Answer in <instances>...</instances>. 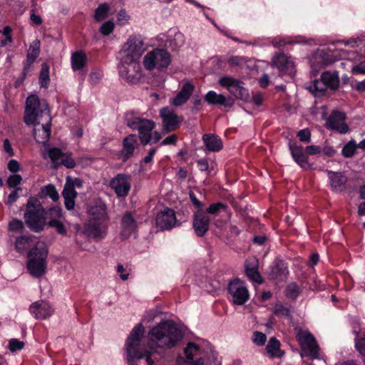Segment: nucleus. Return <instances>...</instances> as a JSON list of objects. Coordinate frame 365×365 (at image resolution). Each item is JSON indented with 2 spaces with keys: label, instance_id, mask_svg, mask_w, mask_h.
<instances>
[{
  "label": "nucleus",
  "instance_id": "obj_24",
  "mask_svg": "<svg viewBox=\"0 0 365 365\" xmlns=\"http://www.w3.org/2000/svg\"><path fill=\"white\" fill-rule=\"evenodd\" d=\"M195 90V86L190 83H185L176 96L173 98L171 103L175 106H180L185 104L191 96Z\"/></svg>",
  "mask_w": 365,
  "mask_h": 365
},
{
  "label": "nucleus",
  "instance_id": "obj_37",
  "mask_svg": "<svg viewBox=\"0 0 365 365\" xmlns=\"http://www.w3.org/2000/svg\"><path fill=\"white\" fill-rule=\"evenodd\" d=\"M63 153L59 148H49L46 152L43 153L44 159L49 158L55 166L58 165Z\"/></svg>",
  "mask_w": 365,
  "mask_h": 365
},
{
  "label": "nucleus",
  "instance_id": "obj_17",
  "mask_svg": "<svg viewBox=\"0 0 365 365\" xmlns=\"http://www.w3.org/2000/svg\"><path fill=\"white\" fill-rule=\"evenodd\" d=\"M210 217L200 209L193 215L192 227L197 237L204 236L209 230Z\"/></svg>",
  "mask_w": 365,
  "mask_h": 365
},
{
  "label": "nucleus",
  "instance_id": "obj_62",
  "mask_svg": "<svg viewBox=\"0 0 365 365\" xmlns=\"http://www.w3.org/2000/svg\"><path fill=\"white\" fill-rule=\"evenodd\" d=\"M352 72L354 73L365 74V61H363L359 64L353 66Z\"/></svg>",
  "mask_w": 365,
  "mask_h": 365
},
{
  "label": "nucleus",
  "instance_id": "obj_22",
  "mask_svg": "<svg viewBox=\"0 0 365 365\" xmlns=\"http://www.w3.org/2000/svg\"><path fill=\"white\" fill-rule=\"evenodd\" d=\"M123 148L120 151V155L123 161L125 162L134 154L135 150L138 146V138L135 135L130 134L125 137L122 142Z\"/></svg>",
  "mask_w": 365,
  "mask_h": 365
},
{
  "label": "nucleus",
  "instance_id": "obj_5",
  "mask_svg": "<svg viewBox=\"0 0 365 365\" xmlns=\"http://www.w3.org/2000/svg\"><path fill=\"white\" fill-rule=\"evenodd\" d=\"M92 217L85 225V234L98 240L104 237L106 227L104 222L106 220V210L104 207L99 206L91 209Z\"/></svg>",
  "mask_w": 365,
  "mask_h": 365
},
{
  "label": "nucleus",
  "instance_id": "obj_42",
  "mask_svg": "<svg viewBox=\"0 0 365 365\" xmlns=\"http://www.w3.org/2000/svg\"><path fill=\"white\" fill-rule=\"evenodd\" d=\"M357 148L355 140H351L343 147L341 154L344 158H351L355 154Z\"/></svg>",
  "mask_w": 365,
  "mask_h": 365
},
{
  "label": "nucleus",
  "instance_id": "obj_44",
  "mask_svg": "<svg viewBox=\"0 0 365 365\" xmlns=\"http://www.w3.org/2000/svg\"><path fill=\"white\" fill-rule=\"evenodd\" d=\"M185 43V36L180 32L175 34L173 38L170 41V46L173 50H177L182 47Z\"/></svg>",
  "mask_w": 365,
  "mask_h": 365
},
{
  "label": "nucleus",
  "instance_id": "obj_58",
  "mask_svg": "<svg viewBox=\"0 0 365 365\" xmlns=\"http://www.w3.org/2000/svg\"><path fill=\"white\" fill-rule=\"evenodd\" d=\"M305 151L307 154L312 155L320 153L322 152V149L319 146L312 145L307 146Z\"/></svg>",
  "mask_w": 365,
  "mask_h": 365
},
{
  "label": "nucleus",
  "instance_id": "obj_47",
  "mask_svg": "<svg viewBox=\"0 0 365 365\" xmlns=\"http://www.w3.org/2000/svg\"><path fill=\"white\" fill-rule=\"evenodd\" d=\"M199 347L194 343L190 342L187 344L185 348V354L187 359L192 360L194 356L197 354Z\"/></svg>",
  "mask_w": 365,
  "mask_h": 365
},
{
  "label": "nucleus",
  "instance_id": "obj_29",
  "mask_svg": "<svg viewBox=\"0 0 365 365\" xmlns=\"http://www.w3.org/2000/svg\"><path fill=\"white\" fill-rule=\"evenodd\" d=\"M71 61L73 71L81 70L86 64L87 56L83 51H77L72 53Z\"/></svg>",
  "mask_w": 365,
  "mask_h": 365
},
{
  "label": "nucleus",
  "instance_id": "obj_33",
  "mask_svg": "<svg viewBox=\"0 0 365 365\" xmlns=\"http://www.w3.org/2000/svg\"><path fill=\"white\" fill-rule=\"evenodd\" d=\"M34 236L23 235L18 237L15 242V248L17 252L21 253L29 249L33 244Z\"/></svg>",
  "mask_w": 365,
  "mask_h": 365
},
{
  "label": "nucleus",
  "instance_id": "obj_27",
  "mask_svg": "<svg viewBox=\"0 0 365 365\" xmlns=\"http://www.w3.org/2000/svg\"><path fill=\"white\" fill-rule=\"evenodd\" d=\"M202 140L206 148L210 151L217 152L222 148L221 139L214 134H205L202 136Z\"/></svg>",
  "mask_w": 365,
  "mask_h": 365
},
{
  "label": "nucleus",
  "instance_id": "obj_14",
  "mask_svg": "<svg viewBox=\"0 0 365 365\" xmlns=\"http://www.w3.org/2000/svg\"><path fill=\"white\" fill-rule=\"evenodd\" d=\"M346 118L344 113L337 110H333L327 119L326 127L341 134H346L349 131V125L344 122Z\"/></svg>",
  "mask_w": 365,
  "mask_h": 365
},
{
  "label": "nucleus",
  "instance_id": "obj_34",
  "mask_svg": "<svg viewBox=\"0 0 365 365\" xmlns=\"http://www.w3.org/2000/svg\"><path fill=\"white\" fill-rule=\"evenodd\" d=\"M322 78L325 82L327 88L331 90H336L339 85V78L336 73L326 71L322 73Z\"/></svg>",
  "mask_w": 365,
  "mask_h": 365
},
{
  "label": "nucleus",
  "instance_id": "obj_39",
  "mask_svg": "<svg viewBox=\"0 0 365 365\" xmlns=\"http://www.w3.org/2000/svg\"><path fill=\"white\" fill-rule=\"evenodd\" d=\"M327 86L322 80V77L319 80H315L314 85L309 88L310 91L316 96H320L324 95L327 89Z\"/></svg>",
  "mask_w": 365,
  "mask_h": 365
},
{
  "label": "nucleus",
  "instance_id": "obj_48",
  "mask_svg": "<svg viewBox=\"0 0 365 365\" xmlns=\"http://www.w3.org/2000/svg\"><path fill=\"white\" fill-rule=\"evenodd\" d=\"M48 226L56 229V232L60 235L66 234V228L59 220L53 219L48 222Z\"/></svg>",
  "mask_w": 365,
  "mask_h": 365
},
{
  "label": "nucleus",
  "instance_id": "obj_63",
  "mask_svg": "<svg viewBox=\"0 0 365 365\" xmlns=\"http://www.w3.org/2000/svg\"><path fill=\"white\" fill-rule=\"evenodd\" d=\"M177 141V136L175 135H171L165 138L161 143V145H175Z\"/></svg>",
  "mask_w": 365,
  "mask_h": 365
},
{
  "label": "nucleus",
  "instance_id": "obj_54",
  "mask_svg": "<svg viewBox=\"0 0 365 365\" xmlns=\"http://www.w3.org/2000/svg\"><path fill=\"white\" fill-rule=\"evenodd\" d=\"M274 314L277 316L289 317L290 315V310L287 307L279 304L276 305Z\"/></svg>",
  "mask_w": 365,
  "mask_h": 365
},
{
  "label": "nucleus",
  "instance_id": "obj_41",
  "mask_svg": "<svg viewBox=\"0 0 365 365\" xmlns=\"http://www.w3.org/2000/svg\"><path fill=\"white\" fill-rule=\"evenodd\" d=\"M354 333L356 335L355 347L362 356H365V334H360L356 331H354Z\"/></svg>",
  "mask_w": 365,
  "mask_h": 365
},
{
  "label": "nucleus",
  "instance_id": "obj_31",
  "mask_svg": "<svg viewBox=\"0 0 365 365\" xmlns=\"http://www.w3.org/2000/svg\"><path fill=\"white\" fill-rule=\"evenodd\" d=\"M40 44V41L38 39H36L31 43L27 52L26 66L25 67L24 70L26 69V67H29L31 63H33L39 56Z\"/></svg>",
  "mask_w": 365,
  "mask_h": 365
},
{
  "label": "nucleus",
  "instance_id": "obj_9",
  "mask_svg": "<svg viewBox=\"0 0 365 365\" xmlns=\"http://www.w3.org/2000/svg\"><path fill=\"white\" fill-rule=\"evenodd\" d=\"M145 50L143 40L137 36H131L124 43L120 51V60L139 62V59Z\"/></svg>",
  "mask_w": 365,
  "mask_h": 365
},
{
  "label": "nucleus",
  "instance_id": "obj_32",
  "mask_svg": "<svg viewBox=\"0 0 365 365\" xmlns=\"http://www.w3.org/2000/svg\"><path fill=\"white\" fill-rule=\"evenodd\" d=\"M288 269L286 264L282 260H277L274 265L272 267L269 273L270 278L276 279L288 274Z\"/></svg>",
  "mask_w": 365,
  "mask_h": 365
},
{
  "label": "nucleus",
  "instance_id": "obj_35",
  "mask_svg": "<svg viewBox=\"0 0 365 365\" xmlns=\"http://www.w3.org/2000/svg\"><path fill=\"white\" fill-rule=\"evenodd\" d=\"M245 271L247 277L252 281L261 284L263 282L262 277L260 276L257 267L255 264V261L252 262H247L245 264Z\"/></svg>",
  "mask_w": 365,
  "mask_h": 365
},
{
  "label": "nucleus",
  "instance_id": "obj_19",
  "mask_svg": "<svg viewBox=\"0 0 365 365\" xmlns=\"http://www.w3.org/2000/svg\"><path fill=\"white\" fill-rule=\"evenodd\" d=\"M120 225V237L123 240L130 237L136 231L138 227L137 222L130 212L124 213L121 218Z\"/></svg>",
  "mask_w": 365,
  "mask_h": 365
},
{
  "label": "nucleus",
  "instance_id": "obj_13",
  "mask_svg": "<svg viewBox=\"0 0 365 365\" xmlns=\"http://www.w3.org/2000/svg\"><path fill=\"white\" fill-rule=\"evenodd\" d=\"M82 185L83 182L80 178H75L73 180L71 177L67 178L62 192L65 207L67 210H71L74 208L75 199L77 195L75 187H81Z\"/></svg>",
  "mask_w": 365,
  "mask_h": 365
},
{
  "label": "nucleus",
  "instance_id": "obj_23",
  "mask_svg": "<svg viewBox=\"0 0 365 365\" xmlns=\"http://www.w3.org/2000/svg\"><path fill=\"white\" fill-rule=\"evenodd\" d=\"M176 222L175 212L170 208L158 213L156 216V225L162 230L171 229Z\"/></svg>",
  "mask_w": 365,
  "mask_h": 365
},
{
  "label": "nucleus",
  "instance_id": "obj_21",
  "mask_svg": "<svg viewBox=\"0 0 365 365\" xmlns=\"http://www.w3.org/2000/svg\"><path fill=\"white\" fill-rule=\"evenodd\" d=\"M29 312L37 319H46L52 315L53 310L48 302L40 300L30 305Z\"/></svg>",
  "mask_w": 365,
  "mask_h": 365
},
{
  "label": "nucleus",
  "instance_id": "obj_43",
  "mask_svg": "<svg viewBox=\"0 0 365 365\" xmlns=\"http://www.w3.org/2000/svg\"><path fill=\"white\" fill-rule=\"evenodd\" d=\"M227 205L222 202L211 204L206 210V214L216 215L221 212H227Z\"/></svg>",
  "mask_w": 365,
  "mask_h": 365
},
{
  "label": "nucleus",
  "instance_id": "obj_46",
  "mask_svg": "<svg viewBox=\"0 0 365 365\" xmlns=\"http://www.w3.org/2000/svg\"><path fill=\"white\" fill-rule=\"evenodd\" d=\"M62 216V210L58 206H53L48 210H46V220L56 219L58 220Z\"/></svg>",
  "mask_w": 365,
  "mask_h": 365
},
{
  "label": "nucleus",
  "instance_id": "obj_52",
  "mask_svg": "<svg viewBox=\"0 0 365 365\" xmlns=\"http://www.w3.org/2000/svg\"><path fill=\"white\" fill-rule=\"evenodd\" d=\"M267 336L259 331H255L253 334V342L257 346H262L265 344Z\"/></svg>",
  "mask_w": 365,
  "mask_h": 365
},
{
  "label": "nucleus",
  "instance_id": "obj_57",
  "mask_svg": "<svg viewBox=\"0 0 365 365\" xmlns=\"http://www.w3.org/2000/svg\"><path fill=\"white\" fill-rule=\"evenodd\" d=\"M19 190H21V188H20V187L16 188V190H13L9 194V195L8 196L7 201L6 202V203L7 205H12L14 202H15L16 201V200L19 197V195H18V191Z\"/></svg>",
  "mask_w": 365,
  "mask_h": 365
},
{
  "label": "nucleus",
  "instance_id": "obj_55",
  "mask_svg": "<svg viewBox=\"0 0 365 365\" xmlns=\"http://www.w3.org/2000/svg\"><path fill=\"white\" fill-rule=\"evenodd\" d=\"M113 29H114V24L112 21H108L101 26V27L100 29V31L101 32V34L103 35L107 36V35L110 34L113 31Z\"/></svg>",
  "mask_w": 365,
  "mask_h": 365
},
{
  "label": "nucleus",
  "instance_id": "obj_15",
  "mask_svg": "<svg viewBox=\"0 0 365 365\" xmlns=\"http://www.w3.org/2000/svg\"><path fill=\"white\" fill-rule=\"evenodd\" d=\"M272 65L279 70L280 75L293 76L296 72L293 59L284 53L275 55L272 58Z\"/></svg>",
  "mask_w": 365,
  "mask_h": 365
},
{
  "label": "nucleus",
  "instance_id": "obj_38",
  "mask_svg": "<svg viewBox=\"0 0 365 365\" xmlns=\"http://www.w3.org/2000/svg\"><path fill=\"white\" fill-rule=\"evenodd\" d=\"M302 292V288L296 282L289 283L285 288V296L295 300Z\"/></svg>",
  "mask_w": 365,
  "mask_h": 365
},
{
  "label": "nucleus",
  "instance_id": "obj_10",
  "mask_svg": "<svg viewBox=\"0 0 365 365\" xmlns=\"http://www.w3.org/2000/svg\"><path fill=\"white\" fill-rule=\"evenodd\" d=\"M219 83L237 98L245 101L250 99L249 91L242 81L231 76H224L219 79Z\"/></svg>",
  "mask_w": 365,
  "mask_h": 365
},
{
  "label": "nucleus",
  "instance_id": "obj_25",
  "mask_svg": "<svg viewBox=\"0 0 365 365\" xmlns=\"http://www.w3.org/2000/svg\"><path fill=\"white\" fill-rule=\"evenodd\" d=\"M51 122L42 121L39 125H34L35 128L33 131V135L39 143H46L51 135Z\"/></svg>",
  "mask_w": 365,
  "mask_h": 365
},
{
  "label": "nucleus",
  "instance_id": "obj_7",
  "mask_svg": "<svg viewBox=\"0 0 365 365\" xmlns=\"http://www.w3.org/2000/svg\"><path fill=\"white\" fill-rule=\"evenodd\" d=\"M143 63L148 71H164L171 63V55L163 48H155L145 54Z\"/></svg>",
  "mask_w": 365,
  "mask_h": 365
},
{
  "label": "nucleus",
  "instance_id": "obj_1",
  "mask_svg": "<svg viewBox=\"0 0 365 365\" xmlns=\"http://www.w3.org/2000/svg\"><path fill=\"white\" fill-rule=\"evenodd\" d=\"M145 329L141 324L131 331L126 344L127 359L129 365H136L134 359H145L147 365H154L163 357L162 349H171L182 337L181 330L173 321H165L153 327L148 334V346H143L141 340Z\"/></svg>",
  "mask_w": 365,
  "mask_h": 365
},
{
  "label": "nucleus",
  "instance_id": "obj_60",
  "mask_svg": "<svg viewBox=\"0 0 365 365\" xmlns=\"http://www.w3.org/2000/svg\"><path fill=\"white\" fill-rule=\"evenodd\" d=\"M116 269L118 273L120 274V277L122 280L125 281L128 279L129 274L125 273V269L122 264H118Z\"/></svg>",
  "mask_w": 365,
  "mask_h": 365
},
{
  "label": "nucleus",
  "instance_id": "obj_28",
  "mask_svg": "<svg viewBox=\"0 0 365 365\" xmlns=\"http://www.w3.org/2000/svg\"><path fill=\"white\" fill-rule=\"evenodd\" d=\"M205 101L209 104H219L226 107H231L232 103L227 100L225 96L222 94H217L216 92L210 91L205 96Z\"/></svg>",
  "mask_w": 365,
  "mask_h": 365
},
{
  "label": "nucleus",
  "instance_id": "obj_36",
  "mask_svg": "<svg viewBox=\"0 0 365 365\" xmlns=\"http://www.w3.org/2000/svg\"><path fill=\"white\" fill-rule=\"evenodd\" d=\"M47 197H49L54 202H56L59 199V195L55 186L51 184L42 187L39 192V197L45 198Z\"/></svg>",
  "mask_w": 365,
  "mask_h": 365
},
{
  "label": "nucleus",
  "instance_id": "obj_40",
  "mask_svg": "<svg viewBox=\"0 0 365 365\" xmlns=\"http://www.w3.org/2000/svg\"><path fill=\"white\" fill-rule=\"evenodd\" d=\"M49 81V67L46 63H43L39 76V83L41 87L47 88Z\"/></svg>",
  "mask_w": 365,
  "mask_h": 365
},
{
  "label": "nucleus",
  "instance_id": "obj_59",
  "mask_svg": "<svg viewBox=\"0 0 365 365\" xmlns=\"http://www.w3.org/2000/svg\"><path fill=\"white\" fill-rule=\"evenodd\" d=\"M197 168L201 171H208L210 173V170H209V164L208 161L206 159H200L197 162Z\"/></svg>",
  "mask_w": 365,
  "mask_h": 365
},
{
  "label": "nucleus",
  "instance_id": "obj_51",
  "mask_svg": "<svg viewBox=\"0 0 365 365\" xmlns=\"http://www.w3.org/2000/svg\"><path fill=\"white\" fill-rule=\"evenodd\" d=\"M24 347V342L16 339H11L9 341V349L11 352L21 350Z\"/></svg>",
  "mask_w": 365,
  "mask_h": 365
},
{
  "label": "nucleus",
  "instance_id": "obj_6",
  "mask_svg": "<svg viewBox=\"0 0 365 365\" xmlns=\"http://www.w3.org/2000/svg\"><path fill=\"white\" fill-rule=\"evenodd\" d=\"M125 122L127 126L133 130H138L139 138L143 145L152 143L151 131L155 126V123L153 120L140 118L133 113H127Z\"/></svg>",
  "mask_w": 365,
  "mask_h": 365
},
{
  "label": "nucleus",
  "instance_id": "obj_26",
  "mask_svg": "<svg viewBox=\"0 0 365 365\" xmlns=\"http://www.w3.org/2000/svg\"><path fill=\"white\" fill-rule=\"evenodd\" d=\"M331 189L335 192H341L347 182L346 176L341 172L326 170Z\"/></svg>",
  "mask_w": 365,
  "mask_h": 365
},
{
  "label": "nucleus",
  "instance_id": "obj_64",
  "mask_svg": "<svg viewBox=\"0 0 365 365\" xmlns=\"http://www.w3.org/2000/svg\"><path fill=\"white\" fill-rule=\"evenodd\" d=\"M4 150L9 155V156H13L14 155L11 143L7 138L4 140Z\"/></svg>",
  "mask_w": 365,
  "mask_h": 365
},
{
  "label": "nucleus",
  "instance_id": "obj_49",
  "mask_svg": "<svg viewBox=\"0 0 365 365\" xmlns=\"http://www.w3.org/2000/svg\"><path fill=\"white\" fill-rule=\"evenodd\" d=\"M9 230L11 232H22L24 230V223L18 219H14L9 223Z\"/></svg>",
  "mask_w": 365,
  "mask_h": 365
},
{
  "label": "nucleus",
  "instance_id": "obj_11",
  "mask_svg": "<svg viewBox=\"0 0 365 365\" xmlns=\"http://www.w3.org/2000/svg\"><path fill=\"white\" fill-rule=\"evenodd\" d=\"M118 70L120 76L128 83H137L141 78L139 62L120 60Z\"/></svg>",
  "mask_w": 365,
  "mask_h": 365
},
{
  "label": "nucleus",
  "instance_id": "obj_45",
  "mask_svg": "<svg viewBox=\"0 0 365 365\" xmlns=\"http://www.w3.org/2000/svg\"><path fill=\"white\" fill-rule=\"evenodd\" d=\"M109 6L107 4H101L96 10L94 18L96 21H102L107 16Z\"/></svg>",
  "mask_w": 365,
  "mask_h": 365
},
{
  "label": "nucleus",
  "instance_id": "obj_2",
  "mask_svg": "<svg viewBox=\"0 0 365 365\" xmlns=\"http://www.w3.org/2000/svg\"><path fill=\"white\" fill-rule=\"evenodd\" d=\"M46 120L51 122L48 103L45 100H40L36 95L29 96L26 101L25 123L37 125Z\"/></svg>",
  "mask_w": 365,
  "mask_h": 365
},
{
  "label": "nucleus",
  "instance_id": "obj_8",
  "mask_svg": "<svg viewBox=\"0 0 365 365\" xmlns=\"http://www.w3.org/2000/svg\"><path fill=\"white\" fill-rule=\"evenodd\" d=\"M295 335L304 354L312 359L319 356V346L314 336L308 331L297 326L294 328Z\"/></svg>",
  "mask_w": 365,
  "mask_h": 365
},
{
  "label": "nucleus",
  "instance_id": "obj_53",
  "mask_svg": "<svg viewBox=\"0 0 365 365\" xmlns=\"http://www.w3.org/2000/svg\"><path fill=\"white\" fill-rule=\"evenodd\" d=\"M22 178L20 175L14 174L7 179V185L9 187L14 188L21 182Z\"/></svg>",
  "mask_w": 365,
  "mask_h": 365
},
{
  "label": "nucleus",
  "instance_id": "obj_12",
  "mask_svg": "<svg viewBox=\"0 0 365 365\" xmlns=\"http://www.w3.org/2000/svg\"><path fill=\"white\" fill-rule=\"evenodd\" d=\"M227 289L232 297V301L235 304L243 305L250 298V294L247 287L245 283L239 279L230 281Z\"/></svg>",
  "mask_w": 365,
  "mask_h": 365
},
{
  "label": "nucleus",
  "instance_id": "obj_50",
  "mask_svg": "<svg viewBox=\"0 0 365 365\" xmlns=\"http://www.w3.org/2000/svg\"><path fill=\"white\" fill-rule=\"evenodd\" d=\"M63 165L67 168H73L76 166V162L75 160L71 158V155L69 154H64L63 155L61 160L60 163H58V165Z\"/></svg>",
  "mask_w": 365,
  "mask_h": 365
},
{
  "label": "nucleus",
  "instance_id": "obj_3",
  "mask_svg": "<svg viewBox=\"0 0 365 365\" xmlns=\"http://www.w3.org/2000/svg\"><path fill=\"white\" fill-rule=\"evenodd\" d=\"M25 225L34 232H40L46 225V209L38 199L30 197L24 215Z\"/></svg>",
  "mask_w": 365,
  "mask_h": 365
},
{
  "label": "nucleus",
  "instance_id": "obj_56",
  "mask_svg": "<svg viewBox=\"0 0 365 365\" xmlns=\"http://www.w3.org/2000/svg\"><path fill=\"white\" fill-rule=\"evenodd\" d=\"M297 136L302 142L309 143L311 140V133L308 129L300 130Z\"/></svg>",
  "mask_w": 365,
  "mask_h": 365
},
{
  "label": "nucleus",
  "instance_id": "obj_30",
  "mask_svg": "<svg viewBox=\"0 0 365 365\" xmlns=\"http://www.w3.org/2000/svg\"><path fill=\"white\" fill-rule=\"evenodd\" d=\"M280 346L279 341L275 337L270 338L266 346L267 352L270 357H281L284 354V352L280 349Z\"/></svg>",
  "mask_w": 365,
  "mask_h": 365
},
{
  "label": "nucleus",
  "instance_id": "obj_20",
  "mask_svg": "<svg viewBox=\"0 0 365 365\" xmlns=\"http://www.w3.org/2000/svg\"><path fill=\"white\" fill-rule=\"evenodd\" d=\"M160 117L163 119V129L167 132L176 130L180 123L178 115L168 108L160 110Z\"/></svg>",
  "mask_w": 365,
  "mask_h": 365
},
{
  "label": "nucleus",
  "instance_id": "obj_18",
  "mask_svg": "<svg viewBox=\"0 0 365 365\" xmlns=\"http://www.w3.org/2000/svg\"><path fill=\"white\" fill-rule=\"evenodd\" d=\"M289 148L294 160L303 169L309 170L311 165L309 163V157L302 145L296 142L289 141Z\"/></svg>",
  "mask_w": 365,
  "mask_h": 365
},
{
  "label": "nucleus",
  "instance_id": "obj_4",
  "mask_svg": "<svg viewBox=\"0 0 365 365\" xmlns=\"http://www.w3.org/2000/svg\"><path fill=\"white\" fill-rule=\"evenodd\" d=\"M48 252L46 245L41 241L37 242L35 246L29 250L27 269L34 277L40 278L45 274Z\"/></svg>",
  "mask_w": 365,
  "mask_h": 365
},
{
  "label": "nucleus",
  "instance_id": "obj_61",
  "mask_svg": "<svg viewBox=\"0 0 365 365\" xmlns=\"http://www.w3.org/2000/svg\"><path fill=\"white\" fill-rule=\"evenodd\" d=\"M20 165L17 160H11L8 163V169L15 173L19 170Z\"/></svg>",
  "mask_w": 365,
  "mask_h": 365
},
{
  "label": "nucleus",
  "instance_id": "obj_16",
  "mask_svg": "<svg viewBox=\"0 0 365 365\" xmlns=\"http://www.w3.org/2000/svg\"><path fill=\"white\" fill-rule=\"evenodd\" d=\"M110 187L114 190L117 197H125L128 195L131 187L130 177L119 173L111 179Z\"/></svg>",
  "mask_w": 365,
  "mask_h": 365
}]
</instances>
